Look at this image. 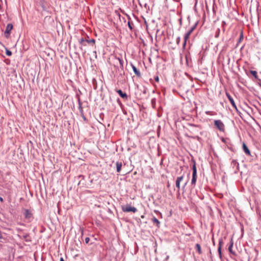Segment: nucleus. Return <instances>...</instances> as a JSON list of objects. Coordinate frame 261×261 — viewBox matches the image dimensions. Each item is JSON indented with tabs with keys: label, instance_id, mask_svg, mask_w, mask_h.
I'll return each mask as SVG.
<instances>
[{
	"label": "nucleus",
	"instance_id": "26",
	"mask_svg": "<svg viewBox=\"0 0 261 261\" xmlns=\"http://www.w3.org/2000/svg\"><path fill=\"white\" fill-rule=\"evenodd\" d=\"M85 243L86 244H88L89 241H90V238H88V237H87V238H85Z\"/></svg>",
	"mask_w": 261,
	"mask_h": 261
},
{
	"label": "nucleus",
	"instance_id": "34",
	"mask_svg": "<svg viewBox=\"0 0 261 261\" xmlns=\"http://www.w3.org/2000/svg\"><path fill=\"white\" fill-rule=\"evenodd\" d=\"M28 237V234H25V235L23 236V238L25 239H26Z\"/></svg>",
	"mask_w": 261,
	"mask_h": 261
},
{
	"label": "nucleus",
	"instance_id": "5",
	"mask_svg": "<svg viewBox=\"0 0 261 261\" xmlns=\"http://www.w3.org/2000/svg\"><path fill=\"white\" fill-rule=\"evenodd\" d=\"M215 126L221 132H224L225 130V125L220 120H214Z\"/></svg>",
	"mask_w": 261,
	"mask_h": 261
},
{
	"label": "nucleus",
	"instance_id": "32",
	"mask_svg": "<svg viewBox=\"0 0 261 261\" xmlns=\"http://www.w3.org/2000/svg\"><path fill=\"white\" fill-rule=\"evenodd\" d=\"M83 119L86 121V118L85 117V116H84V115L83 114V115H82Z\"/></svg>",
	"mask_w": 261,
	"mask_h": 261
},
{
	"label": "nucleus",
	"instance_id": "3",
	"mask_svg": "<svg viewBox=\"0 0 261 261\" xmlns=\"http://www.w3.org/2000/svg\"><path fill=\"white\" fill-rule=\"evenodd\" d=\"M189 131L193 135H195L199 132L200 129V126L193 124H189Z\"/></svg>",
	"mask_w": 261,
	"mask_h": 261
},
{
	"label": "nucleus",
	"instance_id": "27",
	"mask_svg": "<svg viewBox=\"0 0 261 261\" xmlns=\"http://www.w3.org/2000/svg\"><path fill=\"white\" fill-rule=\"evenodd\" d=\"M94 56H95V58H97V53L96 50L93 51V52Z\"/></svg>",
	"mask_w": 261,
	"mask_h": 261
},
{
	"label": "nucleus",
	"instance_id": "6",
	"mask_svg": "<svg viewBox=\"0 0 261 261\" xmlns=\"http://www.w3.org/2000/svg\"><path fill=\"white\" fill-rule=\"evenodd\" d=\"M13 25L11 23H9L6 27V30L5 31V36L7 38L9 37L11 30L13 29Z\"/></svg>",
	"mask_w": 261,
	"mask_h": 261
},
{
	"label": "nucleus",
	"instance_id": "39",
	"mask_svg": "<svg viewBox=\"0 0 261 261\" xmlns=\"http://www.w3.org/2000/svg\"><path fill=\"white\" fill-rule=\"evenodd\" d=\"M141 218H144V216H141Z\"/></svg>",
	"mask_w": 261,
	"mask_h": 261
},
{
	"label": "nucleus",
	"instance_id": "36",
	"mask_svg": "<svg viewBox=\"0 0 261 261\" xmlns=\"http://www.w3.org/2000/svg\"><path fill=\"white\" fill-rule=\"evenodd\" d=\"M60 261H64V260L63 257H61L60 259Z\"/></svg>",
	"mask_w": 261,
	"mask_h": 261
},
{
	"label": "nucleus",
	"instance_id": "10",
	"mask_svg": "<svg viewBox=\"0 0 261 261\" xmlns=\"http://www.w3.org/2000/svg\"><path fill=\"white\" fill-rule=\"evenodd\" d=\"M24 216L27 219H30L32 216V213L28 209L24 210Z\"/></svg>",
	"mask_w": 261,
	"mask_h": 261
},
{
	"label": "nucleus",
	"instance_id": "35",
	"mask_svg": "<svg viewBox=\"0 0 261 261\" xmlns=\"http://www.w3.org/2000/svg\"><path fill=\"white\" fill-rule=\"evenodd\" d=\"M3 237L2 234H1V233H0V239H3Z\"/></svg>",
	"mask_w": 261,
	"mask_h": 261
},
{
	"label": "nucleus",
	"instance_id": "2",
	"mask_svg": "<svg viewBox=\"0 0 261 261\" xmlns=\"http://www.w3.org/2000/svg\"><path fill=\"white\" fill-rule=\"evenodd\" d=\"M192 178L191 180V185L194 187L195 186L196 180H197V169L196 166L195 162L194 163V164L192 166Z\"/></svg>",
	"mask_w": 261,
	"mask_h": 261
},
{
	"label": "nucleus",
	"instance_id": "28",
	"mask_svg": "<svg viewBox=\"0 0 261 261\" xmlns=\"http://www.w3.org/2000/svg\"><path fill=\"white\" fill-rule=\"evenodd\" d=\"M154 80L157 82H159V77L157 76H155L154 77Z\"/></svg>",
	"mask_w": 261,
	"mask_h": 261
},
{
	"label": "nucleus",
	"instance_id": "17",
	"mask_svg": "<svg viewBox=\"0 0 261 261\" xmlns=\"http://www.w3.org/2000/svg\"><path fill=\"white\" fill-rule=\"evenodd\" d=\"M86 42L88 43L89 44H91L93 46H94L95 48H96V46L95 45V40L94 39H91L90 40H86Z\"/></svg>",
	"mask_w": 261,
	"mask_h": 261
},
{
	"label": "nucleus",
	"instance_id": "25",
	"mask_svg": "<svg viewBox=\"0 0 261 261\" xmlns=\"http://www.w3.org/2000/svg\"><path fill=\"white\" fill-rule=\"evenodd\" d=\"M80 43L83 45H86L85 44H84V42L86 41V40H84V39L83 38H82L80 39Z\"/></svg>",
	"mask_w": 261,
	"mask_h": 261
},
{
	"label": "nucleus",
	"instance_id": "37",
	"mask_svg": "<svg viewBox=\"0 0 261 261\" xmlns=\"http://www.w3.org/2000/svg\"><path fill=\"white\" fill-rule=\"evenodd\" d=\"M154 212L160 213L161 215V214L158 211H154Z\"/></svg>",
	"mask_w": 261,
	"mask_h": 261
},
{
	"label": "nucleus",
	"instance_id": "21",
	"mask_svg": "<svg viewBox=\"0 0 261 261\" xmlns=\"http://www.w3.org/2000/svg\"><path fill=\"white\" fill-rule=\"evenodd\" d=\"M233 245V241H232V239H231V241H230V244L229 246L228 247V250H229V251L230 253H233L232 252V248Z\"/></svg>",
	"mask_w": 261,
	"mask_h": 261
},
{
	"label": "nucleus",
	"instance_id": "16",
	"mask_svg": "<svg viewBox=\"0 0 261 261\" xmlns=\"http://www.w3.org/2000/svg\"><path fill=\"white\" fill-rule=\"evenodd\" d=\"M116 59L119 61L120 68L121 69H123V61L122 59L121 56V57H116Z\"/></svg>",
	"mask_w": 261,
	"mask_h": 261
},
{
	"label": "nucleus",
	"instance_id": "15",
	"mask_svg": "<svg viewBox=\"0 0 261 261\" xmlns=\"http://www.w3.org/2000/svg\"><path fill=\"white\" fill-rule=\"evenodd\" d=\"M122 162H117L116 163V169L117 172H120L121 169L122 167Z\"/></svg>",
	"mask_w": 261,
	"mask_h": 261
},
{
	"label": "nucleus",
	"instance_id": "1",
	"mask_svg": "<svg viewBox=\"0 0 261 261\" xmlns=\"http://www.w3.org/2000/svg\"><path fill=\"white\" fill-rule=\"evenodd\" d=\"M184 176L181 175L177 177L175 181V186L176 188V191L178 195H180V191L181 190L184 193L185 189L187 185L188 181H184Z\"/></svg>",
	"mask_w": 261,
	"mask_h": 261
},
{
	"label": "nucleus",
	"instance_id": "30",
	"mask_svg": "<svg viewBox=\"0 0 261 261\" xmlns=\"http://www.w3.org/2000/svg\"><path fill=\"white\" fill-rule=\"evenodd\" d=\"M192 138H194V139H199V137L198 136H192L191 137Z\"/></svg>",
	"mask_w": 261,
	"mask_h": 261
},
{
	"label": "nucleus",
	"instance_id": "29",
	"mask_svg": "<svg viewBox=\"0 0 261 261\" xmlns=\"http://www.w3.org/2000/svg\"><path fill=\"white\" fill-rule=\"evenodd\" d=\"M180 38L179 37H178L177 39H176V43L177 44H178L180 42Z\"/></svg>",
	"mask_w": 261,
	"mask_h": 261
},
{
	"label": "nucleus",
	"instance_id": "12",
	"mask_svg": "<svg viewBox=\"0 0 261 261\" xmlns=\"http://www.w3.org/2000/svg\"><path fill=\"white\" fill-rule=\"evenodd\" d=\"M131 66L135 74L138 77H140L141 74L140 71L138 70L137 68L133 64H131Z\"/></svg>",
	"mask_w": 261,
	"mask_h": 261
},
{
	"label": "nucleus",
	"instance_id": "14",
	"mask_svg": "<svg viewBox=\"0 0 261 261\" xmlns=\"http://www.w3.org/2000/svg\"><path fill=\"white\" fill-rule=\"evenodd\" d=\"M152 222L154 224H155L158 227H160V222L158 220L157 218H156L155 217H153L152 218Z\"/></svg>",
	"mask_w": 261,
	"mask_h": 261
},
{
	"label": "nucleus",
	"instance_id": "33",
	"mask_svg": "<svg viewBox=\"0 0 261 261\" xmlns=\"http://www.w3.org/2000/svg\"><path fill=\"white\" fill-rule=\"evenodd\" d=\"M0 201L2 202H3L4 201L3 198L1 196H0Z\"/></svg>",
	"mask_w": 261,
	"mask_h": 261
},
{
	"label": "nucleus",
	"instance_id": "4",
	"mask_svg": "<svg viewBox=\"0 0 261 261\" xmlns=\"http://www.w3.org/2000/svg\"><path fill=\"white\" fill-rule=\"evenodd\" d=\"M122 210L124 212L136 213L137 211V209L136 207L132 206L130 204H127L125 205H122Z\"/></svg>",
	"mask_w": 261,
	"mask_h": 261
},
{
	"label": "nucleus",
	"instance_id": "8",
	"mask_svg": "<svg viewBox=\"0 0 261 261\" xmlns=\"http://www.w3.org/2000/svg\"><path fill=\"white\" fill-rule=\"evenodd\" d=\"M117 93L119 94L120 96L124 99H127V95L125 93H123L120 89L116 90Z\"/></svg>",
	"mask_w": 261,
	"mask_h": 261
},
{
	"label": "nucleus",
	"instance_id": "24",
	"mask_svg": "<svg viewBox=\"0 0 261 261\" xmlns=\"http://www.w3.org/2000/svg\"><path fill=\"white\" fill-rule=\"evenodd\" d=\"M6 48V55L8 56H11L12 55V52L8 49L6 47H5Z\"/></svg>",
	"mask_w": 261,
	"mask_h": 261
},
{
	"label": "nucleus",
	"instance_id": "22",
	"mask_svg": "<svg viewBox=\"0 0 261 261\" xmlns=\"http://www.w3.org/2000/svg\"><path fill=\"white\" fill-rule=\"evenodd\" d=\"M197 26V23H195L193 27H191V28L188 31L189 33H191L193 32V31L195 29Z\"/></svg>",
	"mask_w": 261,
	"mask_h": 261
},
{
	"label": "nucleus",
	"instance_id": "40",
	"mask_svg": "<svg viewBox=\"0 0 261 261\" xmlns=\"http://www.w3.org/2000/svg\"><path fill=\"white\" fill-rule=\"evenodd\" d=\"M2 2V0H0V2Z\"/></svg>",
	"mask_w": 261,
	"mask_h": 261
},
{
	"label": "nucleus",
	"instance_id": "38",
	"mask_svg": "<svg viewBox=\"0 0 261 261\" xmlns=\"http://www.w3.org/2000/svg\"><path fill=\"white\" fill-rule=\"evenodd\" d=\"M258 85L261 87V83H259Z\"/></svg>",
	"mask_w": 261,
	"mask_h": 261
},
{
	"label": "nucleus",
	"instance_id": "19",
	"mask_svg": "<svg viewBox=\"0 0 261 261\" xmlns=\"http://www.w3.org/2000/svg\"><path fill=\"white\" fill-rule=\"evenodd\" d=\"M250 72L256 79L258 80L257 73L256 71L250 70ZM259 80H260L259 79Z\"/></svg>",
	"mask_w": 261,
	"mask_h": 261
},
{
	"label": "nucleus",
	"instance_id": "31",
	"mask_svg": "<svg viewBox=\"0 0 261 261\" xmlns=\"http://www.w3.org/2000/svg\"><path fill=\"white\" fill-rule=\"evenodd\" d=\"M242 38H243V33L242 32L241 33V34L240 35V41H241Z\"/></svg>",
	"mask_w": 261,
	"mask_h": 261
},
{
	"label": "nucleus",
	"instance_id": "7",
	"mask_svg": "<svg viewBox=\"0 0 261 261\" xmlns=\"http://www.w3.org/2000/svg\"><path fill=\"white\" fill-rule=\"evenodd\" d=\"M226 95L227 98H228L230 102L231 103L232 106L233 107V108L237 110V106H236V103L234 102V101L233 99L232 98V97L227 92H226Z\"/></svg>",
	"mask_w": 261,
	"mask_h": 261
},
{
	"label": "nucleus",
	"instance_id": "20",
	"mask_svg": "<svg viewBox=\"0 0 261 261\" xmlns=\"http://www.w3.org/2000/svg\"><path fill=\"white\" fill-rule=\"evenodd\" d=\"M195 249L199 254L201 253V246L199 244H196L195 245Z\"/></svg>",
	"mask_w": 261,
	"mask_h": 261
},
{
	"label": "nucleus",
	"instance_id": "9",
	"mask_svg": "<svg viewBox=\"0 0 261 261\" xmlns=\"http://www.w3.org/2000/svg\"><path fill=\"white\" fill-rule=\"evenodd\" d=\"M223 244V242L222 239H220L219 241V247H218V252L220 258H222V253H221V247Z\"/></svg>",
	"mask_w": 261,
	"mask_h": 261
},
{
	"label": "nucleus",
	"instance_id": "11",
	"mask_svg": "<svg viewBox=\"0 0 261 261\" xmlns=\"http://www.w3.org/2000/svg\"><path fill=\"white\" fill-rule=\"evenodd\" d=\"M243 149L246 154L249 156L251 155L250 151L245 143L243 144Z\"/></svg>",
	"mask_w": 261,
	"mask_h": 261
},
{
	"label": "nucleus",
	"instance_id": "13",
	"mask_svg": "<svg viewBox=\"0 0 261 261\" xmlns=\"http://www.w3.org/2000/svg\"><path fill=\"white\" fill-rule=\"evenodd\" d=\"M190 35H191L190 33H189L188 32L185 34V35L184 36V43H183L184 47H185L186 43H187V41L188 40V39L189 38Z\"/></svg>",
	"mask_w": 261,
	"mask_h": 261
},
{
	"label": "nucleus",
	"instance_id": "23",
	"mask_svg": "<svg viewBox=\"0 0 261 261\" xmlns=\"http://www.w3.org/2000/svg\"><path fill=\"white\" fill-rule=\"evenodd\" d=\"M128 26L130 30L133 29V23L132 21H128L127 23Z\"/></svg>",
	"mask_w": 261,
	"mask_h": 261
},
{
	"label": "nucleus",
	"instance_id": "18",
	"mask_svg": "<svg viewBox=\"0 0 261 261\" xmlns=\"http://www.w3.org/2000/svg\"><path fill=\"white\" fill-rule=\"evenodd\" d=\"M79 111L81 114V115H83V110L82 107V102H81L80 100H79Z\"/></svg>",
	"mask_w": 261,
	"mask_h": 261
}]
</instances>
